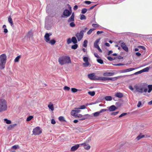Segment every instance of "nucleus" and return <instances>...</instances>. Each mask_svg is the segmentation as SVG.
Returning a JSON list of instances; mask_svg holds the SVG:
<instances>
[{
    "label": "nucleus",
    "instance_id": "f257e3e1",
    "mask_svg": "<svg viewBox=\"0 0 152 152\" xmlns=\"http://www.w3.org/2000/svg\"><path fill=\"white\" fill-rule=\"evenodd\" d=\"M137 92L142 93L143 92L150 93L152 91V85H148L145 83H143L140 86L135 85L134 86Z\"/></svg>",
    "mask_w": 152,
    "mask_h": 152
},
{
    "label": "nucleus",
    "instance_id": "f03ea898",
    "mask_svg": "<svg viewBox=\"0 0 152 152\" xmlns=\"http://www.w3.org/2000/svg\"><path fill=\"white\" fill-rule=\"evenodd\" d=\"M58 61L59 64L61 65L69 64L71 63L70 57L66 56H60L58 58Z\"/></svg>",
    "mask_w": 152,
    "mask_h": 152
},
{
    "label": "nucleus",
    "instance_id": "7ed1b4c3",
    "mask_svg": "<svg viewBox=\"0 0 152 152\" xmlns=\"http://www.w3.org/2000/svg\"><path fill=\"white\" fill-rule=\"evenodd\" d=\"M129 75H125L123 76H119L113 77H99L98 80L106 81L111 80L112 81H115L117 79L122 77H125L126 76Z\"/></svg>",
    "mask_w": 152,
    "mask_h": 152
},
{
    "label": "nucleus",
    "instance_id": "20e7f679",
    "mask_svg": "<svg viewBox=\"0 0 152 152\" xmlns=\"http://www.w3.org/2000/svg\"><path fill=\"white\" fill-rule=\"evenodd\" d=\"M7 60V56L5 54H3L0 56V68L4 69Z\"/></svg>",
    "mask_w": 152,
    "mask_h": 152
},
{
    "label": "nucleus",
    "instance_id": "39448f33",
    "mask_svg": "<svg viewBox=\"0 0 152 152\" xmlns=\"http://www.w3.org/2000/svg\"><path fill=\"white\" fill-rule=\"evenodd\" d=\"M7 109V101L3 99H0V113L6 111Z\"/></svg>",
    "mask_w": 152,
    "mask_h": 152
},
{
    "label": "nucleus",
    "instance_id": "423d86ee",
    "mask_svg": "<svg viewBox=\"0 0 152 152\" xmlns=\"http://www.w3.org/2000/svg\"><path fill=\"white\" fill-rule=\"evenodd\" d=\"M88 77L91 80H98L99 77L95 75V74L94 73L88 74Z\"/></svg>",
    "mask_w": 152,
    "mask_h": 152
},
{
    "label": "nucleus",
    "instance_id": "0eeeda50",
    "mask_svg": "<svg viewBox=\"0 0 152 152\" xmlns=\"http://www.w3.org/2000/svg\"><path fill=\"white\" fill-rule=\"evenodd\" d=\"M32 132L33 134L38 135L42 133V130L39 127L37 126L33 129Z\"/></svg>",
    "mask_w": 152,
    "mask_h": 152
},
{
    "label": "nucleus",
    "instance_id": "6e6552de",
    "mask_svg": "<svg viewBox=\"0 0 152 152\" xmlns=\"http://www.w3.org/2000/svg\"><path fill=\"white\" fill-rule=\"evenodd\" d=\"M84 35L83 31H81L80 32L77 33L75 35L78 41H80L83 38Z\"/></svg>",
    "mask_w": 152,
    "mask_h": 152
},
{
    "label": "nucleus",
    "instance_id": "1a4fd4ad",
    "mask_svg": "<svg viewBox=\"0 0 152 152\" xmlns=\"http://www.w3.org/2000/svg\"><path fill=\"white\" fill-rule=\"evenodd\" d=\"M72 11H69L68 10H65L63 13V15L64 16L62 15L61 17H67L69 16L71 14Z\"/></svg>",
    "mask_w": 152,
    "mask_h": 152
},
{
    "label": "nucleus",
    "instance_id": "9d476101",
    "mask_svg": "<svg viewBox=\"0 0 152 152\" xmlns=\"http://www.w3.org/2000/svg\"><path fill=\"white\" fill-rule=\"evenodd\" d=\"M118 42L120 44L121 48L126 52H128V47L126 46L125 43H124L122 40H120L118 41Z\"/></svg>",
    "mask_w": 152,
    "mask_h": 152
},
{
    "label": "nucleus",
    "instance_id": "9b49d317",
    "mask_svg": "<svg viewBox=\"0 0 152 152\" xmlns=\"http://www.w3.org/2000/svg\"><path fill=\"white\" fill-rule=\"evenodd\" d=\"M90 115L88 114H86L84 115H82L81 114H78V115L77 116V118H81L80 119V120H84L86 119Z\"/></svg>",
    "mask_w": 152,
    "mask_h": 152
},
{
    "label": "nucleus",
    "instance_id": "f8f14e48",
    "mask_svg": "<svg viewBox=\"0 0 152 152\" xmlns=\"http://www.w3.org/2000/svg\"><path fill=\"white\" fill-rule=\"evenodd\" d=\"M114 71H113V72H110L104 73L103 74V75L104 76L107 77L112 76L116 74V72H114Z\"/></svg>",
    "mask_w": 152,
    "mask_h": 152
},
{
    "label": "nucleus",
    "instance_id": "ddd939ff",
    "mask_svg": "<svg viewBox=\"0 0 152 152\" xmlns=\"http://www.w3.org/2000/svg\"><path fill=\"white\" fill-rule=\"evenodd\" d=\"M108 108V110L110 112H112L115 111L117 109L114 105H112L110 107H107Z\"/></svg>",
    "mask_w": 152,
    "mask_h": 152
},
{
    "label": "nucleus",
    "instance_id": "4468645a",
    "mask_svg": "<svg viewBox=\"0 0 152 152\" xmlns=\"http://www.w3.org/2000/svg\"><path fill=\"white\" fill-rule=\"evenodd\" d=\"M45 40L47 42L50 44L52 45H53L56 42V41L54 39L50 40V38L49 39V41H48L46 39H45Z\"/></svg>",
    "mask_w": 152,
    "mask_h": 152
},
{
    "label": "nucleus",
    "instance_id": "2eb2a0df",
    "mask_svg": "<svg viewBox=\"0 0 152 152\" xmlns=\"http://www.w3.org/2000/svg\"><path fill=\"white\" fill-rule=\"evenodd\" d=\"M79 147V145L77 144L72 147L71 150L72 151H74L77 150Z\"/></svg>",
    "mask_w": 152,
    "mask_h": 152
},
{
    "label": "nucleus",
    "instance_id": "dca6fc26",
    "mask_svg": "<svg viewBox=\"0 0 152 152\" xmlns=\"http://www.w3.org/2000/svg\"><path fill=\"white\" fill-rule=\"evenodd\" d=\"M100 40V39H97L94 42V46L95 48H97L98 47H99V45H98V43L99 42V41Z\"/></svg>",
    "mask_w": 152,
    "mask_h": 152
},
{
    "label": "nucleus",
    "instance_id": "f3484780",
    "mask_svg": "<svg viewBox=\"0 0 152 152\" xmlns=\"http://www.w3.org/2000/svg\"><path fill=\"white\" fill-rule=\"evenodd\" d=\"M81 145H83L84 148L86 150H88L90 148V146L85 143H82Z\"/></svg>",
    "mask_w": 152,
    "mask_h": 152
},
{
    "label": "nucleus",
    "instance_id": "a211bd4d",
    "mask_svg": "<svg viewBox=\"0 0 152 152\" xmlns=\"http://www.w3.org/2000/svg\"><path fill=\"white\" fill-rule=\"evenodd\" d=\"M116 97L119 98H121L123 96V94L121 92H117L115 95Z\"/></svg>",
    "mask_w": 152,
    "mask_h": 152
},
{
    "label": "nucleus",
    "instance_id": "6ab92c4d",
    "mask_svg": "<svg viewBox=\"0 0 152 152\" xmlns=\"http://www.w3.org/2000/svg\"><path fill=\"white\" fill-rule=\"evenodd\" d=\"M74 20V13H72L71 17L69 18L68 20V22H73Z\"/></svg>",
    "mask_w": 152,
    "mask_h": 152
},
{
    "label": "nucleus",
    "instance_id": "aec40b11",
    "mask_svg": "<svg viewBox=\"0 0 152 152\" xmlns=\"http://www.w3.org/2000/svg\"><path fill=\"white\" fill-rule=\"evenodd\" d=\"M52 35V34L51 33H46L45 34V36H44V38L45 39H46L48 41H49V39H50V36H51Z\"/></svg>",
    "mask_w": 152,
    "mask_h": 152
},
{
    "label": "nucleus",
    "instance_id": "412c9836",
    "mask_svg": "<svg viewBox=\"0 0 152 152\" xmlns=\"http://www.w3.org/2000/svg\"><path fill=\"white\" fill-rule=\"evenodd\" d=\"M76 113L75 110H72L71 112V114L72 115L75 116L76 118H77L78 114H76Z\"/></svg>",
    "mask_w": 152,
    "mask_h": 152
},
{
    "label": "nucleus",
    "instance_id": "4be33fe9",
    "mask_svg": "<svg viewBox=\"0 0 152 152\" xmlns=\"http://www.w3.org/2000/svg\"><path fill=\"white\" fill-rule=\"evenodd\" d=\"M33 36V32L32 30H30L29 31L27 34V36L28 37L30 38V37H32Z\"/></svg>",
    "mask_w": 152,
    "mask_h": 152
},
{
    "label": "nucleus",
    "instance_id": "5701e85b",
    "mask_svg": "<svg viewBox=\"0 0 152 152\" xmlns=\"http://www.w3.org/2000/svg\"><path fill=\"white\" fill-rule=\"evenodd\" d=\"M8 21L9 23L10 24L11 26H12L13 23L12 18H11V16H9L8 17Z\"/></svg>",
    "mask_w": 152,
    "mask_h": 152
},
{
    "label": "nucleus",
    "instance_id": "b1692460",
    "mask_svg": "<svg viewBox=\"0 0 152 152\" xmlns=\"http://www.w3.org/2000/svg\"><path fill=\"white\" fill-rule=\"evenodd\" d=\"M17 124H11L9 125L7 128L8 130H10L13 128L15 126L17 125Z\"/></svg>",
    "mask_w": 152,
    "mask_h": 152
},
{
    "label": "nucleus",
    "instance_id": "393cba45",
    "mask_svg": "<svg viewBox=\"0 0 152 152\" xmlns=\"http://www.w3.org/2000/svg\"><path fill=\"white\" fill-rule=\"evenodd\" d=\"M145 135H141V134H140L138 136L136 139L137 140H139L142 138L145 137Z\"/></svg>",
    "mask_w": 152,
    "mask_h": 152
},
{
    "label": "nucleus",
    "instance_id": "a878e982",
    "mask_svg": "<svg viewBox=\"0 0 152 152\" xmlns=\"http://www.w3.org/2000/svg\"><path fill=\"white\" fill-rule=\"evenodd\" d=\"M48 107L49 109H50L51 111L54 110V107L53 104L51 103H50L48 105Z\"/></svg>",
    "mask_w": 152,
    "mask_h": 152
},
{
    "label": "nucleus",
    "instance_id": "bb28decb",
    "mask_svg": "<svg viewBox=\"0 0 152 152\" xmlns=\"http://www.w3.org/2000/svg\"><path fill=\"white\" fill-rule=\"evenodd\" d=\"M85 62V63H83V66L85 67H87L90 64V63H89V62H88V60L87 61H86Z\"/></svg>",
    "mask_w": 152,
    "mask_h": 152
},
{
    "label": "nucleus",
    "instance_id": "cd10ccee",
    "mask_svg": "<svg viewBox=\"0 0 152 152\" xmlns=\"http://www.w3.org/2000/svg\"><path fill=\"white\" fill-rule=\"evenodd\" d=\"M72 42L74 44H76L77 42V41L75 37H73L72 38Z\"/></svg>",
    "mask_w": 152,
    "mask_h": 152
},
{
    "label": "nucleus",
    "instance_id": "c85d7f7f",
    "mask_svg": "<svg viewBox=\"0 0 152 152\" xmlns=\"http://www.w3.org/2000/svg\"><path fill=\"white\" fill-rule=\"evenodd\" d=\"M59 120L61 122H66V121L64 117L63 116H60L58 118Z\"/></svg>",
    "mask_w": 152,
    "mask_h": 152
},
{
    "label": "nucleus",
    "instance_id": "c756f323",
    "mask_svg": "<svg viewBox=\"0 0 152 152\" xmlns=\"http://www.w3.org/2000/svg\"><path fill=\"white\" fill-rule=\"evenodd\" d=\"M137 68H129V69H125V72H130V71H132L133 70H134L136 69H137Z\"/></svg>",
    "mask_w": 152,
    "mask_h": 152
},
{
    "label": "nucleus",
    "instance_id": "7c9ffc66",
    "mask_svg": "<svg viewBox=\"0 0 152 152\" xmlns=\"http://www.w3.org/2000/svg\"><path fill=\"white\" fill-rule=\"evenodd\" d=\"M105 100L107 101H110L112 100V97L110 96H106L104 97Z\"/></svg>",
    "mask_w": 152,
    "mask_h": 152
},
{
    "label": "nucleus",
    "instance_id": "2f4dec72",
    "mask_svg": "<svg viewBox=\"0 0 152 152\" xmlns=\"http://www.w3.org/2000/svg\"><path fill=\"white\" fill-rule=\"evenodd\" d=\"M88 93L91 96H94L95 95V92L94 91H89L88 92Z\"/></svg>",
    "mask_w": 152,
    "mask_h": 152
},
{
    "label": "nucleus",
    "instance_id": "473e14b6",
    "mask_svg": "<svg viewBox=\"0 0 152 152\" xmlns=\"http://www.w3.org/2000/svg\"><path fill=\"white\" fill-rule=\"evenodd\" d=\"M114 72H116V74H117L118 73H125V69L124 70H122L120 71H114Z\"/></svg>",
    "mask_w": 152,
    "mask_h": 152
},
{
    "label": "nucleus",
    "instance_id": "72a5a7b5",
    "mask_svg": "<svg viewBox=\"0 0 152 152\" xmlns=\"http://www.w3.org/2000/svg\"><path fill=\"white\" fill-rule=\"evenodd\" d=\"M20 58V55L18 56L14 60L15 62H18Z\"/></svg>",
    "mask_w": 152,
    "mask_h": 152
},
{
    "label": "nucleus",
    "instance_id": "f704fd0d",
    "mask_svg": "<svg viewBox=\"0 0 152 152\" xmlns=\"http://www.w3.org/2000/svg\"><path fill=\"white\" fill-rule=\"evenodd\" d=\"M4 121L7 124H10L11 123V121L10 120H8L7 118H5Z\"/></svg>",
    "mask_w": 152,
    "mask_h": 152
},
{
    "label": "nucleus",
    "instance_id": "c9c22d12",
    "mask_svg": "<svg viewBox=\"0 0 152 152\" xmlns=\"http://www.w3.org/2000/svg\"><path fill=\"white\" fill-rule=\"evenodd\" d=\"M33 118V117L32 115L29 116L27 118L26 121H29L31 120Z\"/></svg>",
    "mask_w": 152,
    "mask_h": 152
},
{
    "label": "nucleus",
    "instance_id": "e433bc0d",
    "mask_svg": "<svg viewBox=\"0 0 152 152\" xmlns=\"http://www.w3.org/2000/svg\"><path fill=\"white\" fill-rule=\"evenodd\" d=\"M80 16V19L81 20H85L86 19V17L83 14L81 15Z\"/></svg>",
    "mask_w": 152,
    "mask_h": 152
},
{
    "label": "nucleus",
    "instance_id": "4c0bfd02",
    "mask_svg": "<svg viewBox=\"0 0 152 152\" xmlns=\"http://www.w3.org/2000/svg\"><path fill=\"white\" fill-rule=\"evenodd\" d=\"M88 41L85 40L83 42V46L85 47H86L87 45Z\"/></svg>",
    "mask_w": 152,
    "mask_h": 152
},
{
    "label": "nucleus",
    "instance_id": "58836bf2",
    "mask_svg": "<svg viewBox=\"0 0 152 152\" xmlns=\"http://www.w3.org/2000/svg\"><path fill=\"white\" fill-rule=\"evenodd\" d=\"M77 47L78 45L77 44H75L72 46L71 48L75 50L77 48Z\"/></svg>",
    "mask_w": 152,
    "mask_h": 152
},
{
    "label": "nucleus",
    "instance_id": "ea45409f",
    "mask_svg": "<svg viewBox=\"0 0 152 152\" xmlns=\"http://www.w3.org/2000/svg\"><path fill=\"white\" fill-rule=\"evenodd\" d=\"M107 59L110 61H112L113 60H115L116 59V58L115 57H114V58H113L111 56L107 57Z\"/></svg>",
    "mask_w": 152,
    "mask_h": 152
},
{
    "label": "nucleus",
    "instance_id": "a19ab883",
    "mask_svg": "<svg viewBox=\"0 0 152 152\" xmlns=\"http://www.w3.org/2000/svg\"><path fill=\"white\" fill-rule=\"evenodd\" d=\"M94 30V28H92L90 29L87 32V34L88 35H89L91 34L92 32Z\"/></svg>",
    "mask_w": 152,
    "mask_h": 152
},
{
    "label": "nucleus",
    "instance_id": "79ce46f5",
    "mask_svg": "<svg viewBox=\"0 0 152 152\" xmlns=\"http://www.w3.org/2000/svg\"><path fill=\"white\" fill-rule=\"evenodd\" d=\"M97 61L98 63L101 64H102L103 63V60L101 59H97Z\"/></svg>",
    "mask_w": 152,
    "mask_h": 152
},
{
    "label": "nucleus",
    "instance_id": "37998d69",
    "mask_svg": "<svg viewBox=\"0 0 152 152\" xmlns=\"http://www.w3.org/2000/svg\"><path fill=\"white\" fill-rule=\"evenodd\" d=\"M87 11V9L86 8H83L82 10H81V13L82 14H84Z\"/></svg>",
    "mask_w": 152,
    "mask_h": 152
},
{
    "label": "nucleus",
    "instance_id": "c03bdc74",
    "mask_svg": "<svg viewBox=\"0 0 152 152\" xmlns=\"http://www.w3.org/2000/svg\"><path fill=\"white\" fill-rule=\"evenodd\" d=\"M75 110L77 113H78L80 111V109L79 108H75Z\"/></svg>",
    "mask_w": 152,
    "mask_h": 152
},
{
    "label": "nucleus",
    "instance_id": "a18cd8bd",
    "mask_svg": "<svg viewBox=\"0 0 152 152\" xmlns=\"http://www.w3.org/2000/svg\"><path fill=\"white\" fill-rule=\"evenodd\" d=\"M149 69V68L148 67H147L142 69L143 72H148Z\"/></svg>",
    "mask_w": 152,
    "mask_h": 152
},
{
    "label": "nucleus",
    "instance_id": "49530a36",
    "mask_svg": "<svg viewBox=\"0 0 152 152\" xmlns=\"http://www.w3.org/2000/svg\"><path fill=\"white\" fill-rule=\"evenodd\" d=\"M78 90L75 88H71V91L73 93H75Z\"/></svg>",
    "mask_w": 152,
    "mask_h": 152
},
{
    "label": "nucleus",
    "instance_id": "de8ad7c7",
    "mask_svg": "<svg viewBox=\"0 0 152 152\" xmlns=\"http://www.w3.org/2000/svg\"><path fill=\"white\" fill-rule=\"evenodd\" d=\"M100 114L99 111L96 112L94 113V116L96 117L98 116Z\"/></svg>",
    "mask_w": 152,
    "mask_h": 152
},
{
    "label": "nucleus",
    "instance_id": "09e8293b",
    "mask_svg": "<svg viewBox=\"0 0 152 152\" xmlns=\"http://www.w3.org/2000/svg\"><path fill=\"white\" fill-rule=\"evenodd\" d=\"M72 42V39L70 38L68 39L67 40V43L68 44H69L71 43Z\"/></svg>",
    "mask_w": 152,
    "mask_h": 152
},
{
    "label": "nucleus",
    "instance_id": "8fccbe9b",
    "mask_svg": "<svg viewBox=\"0 0 152 152\" xmlns=\"http://www.w3.org/2000/svg\"><path fill=\"white\" fill-rule=\"evenodd\" d=\"M70 26L71 27H73L75 26V25L73 22H72L70 23Z\"/></svg>",
    "mask_w": 152,
    "mask_h": 152
},
{
    "label": "nucleus",
    "instance_id": "3c124183",
    "mask_svg": "<svg viewBox=\"0 0 152 152\" xmlns=\"http://www.w3.org/2000/svg\"><path fill=\"white\" fill-rule=\"evenodd\" d=\"M64 89L65 90L68 91L69 90L70 88L67 86H65L64 88Z\"/></svg>",
    "mask_w": 152,
    "mask_h": 152
},
{
    "label": "nucleus",
    "instance_id": "603ef678",
    "mask_svg": "<svg viewBox=\"0 0 152 152\" xmlns=\"http://www.w3.org/2000/svg\"><path fill=\"white\" fill-rule=\"evenodd\" d=\"M107 110L106 109H102L100 110L99 111V113H100L102 112L107 111Z\"/></svg>",
    "mask_w": 152,
    "mask_h": 152
},
{
    "label": "nucleus",
    "instance_id": "864d4df0",
    "mask_svg": "<svg viewBox=\"0 0 152 152\" xmlns=\"http://www.w3.org/2000/svg\"><path fill=\"white\" fill-rule=\"evenodd\" d=\"M19 148L18 145H14L12 147V148L14 149H16Z\"/></svg>",
    "mask_w": 152,
    "mask_h": 152
},
{
    "label": "nucleus",
    "instance_id": "5fc2aeb1",
    "mask_svg": "<svg viewBox=\"0 0 152 152\" xmlns=\"http://www.w3.org/2000/svg\"><path fill=\"white\" fill-rule=\"evenodd\" d=\"M127 114V113H123L121 114L120 115H119V118H121V117H122L125 115H126Z\"/></svg>",
    "mask_w": 152,
    "mask_h": 152
},
{
    "label": "nucleus",
    "instance_id": "6e6d98bb",
    "mask_svg": "<svg viewBox=\"0 0 152 152\" xmlns=\"http://www.w3.org/2000/svg\"><path fill=\"white\" fill-rule=\"evenodd\" d=\"M119 113L118 111L113 112L111 113V115H115Z\"/></svg>",
    "mask_w": 152,
    "mask_h": 152
},
{
    "label": "nucleus",
    "instance_id": "4d7b16f0",
    "mask_svg": "<svg viewBox=\"0 0 152 152\" xmlns=\"http://www.w3.org/2000/svg\"><path fill=\"white\" fill-rule=\"evenodd\" d=\"M92 26L96 28L99 27V25L98 24H93Z\"/></svg>",
    "mask_w": 152,
    "mask_h": 152
},
{
    "label": "nucleus",
    "instance_id": "13d9d810",
    "mask_svg": "<svg viewBox=\"0 0 152 152\" xmlns=\"http://www.w3.org/2000/svg\"><path fill=\"white\" fill-rule=\"evenodd\" d=\"M114 66H123L124 65V64H122V63H119V64H113Z\"/></svg>",
    "mask_w": 152,
    "mask_h": 152
},
{
    "label": "nucleus",
    "instance_id": "bf43d9fd",
    "mask_svg": "<svg viewBox=\"0 0 152 152\" xmlns=\"http://www.w3.org/2000/svg\"><path fill=\"white\" fill-rule=\"evenodd\" d=\"M138 48H141L143 50H145L146 49L145 47L142 46H138Z\"/></svg>",
    "mask_w": 152,
    "mask_h": 152
},
{
    "label": "nucleus",
    "instance_id": "052dcab7",
    "mask_svg": "<svg viewBox=\"0 0 152 152\" xmlns=\"http://www.w3.org/2000/svg\"><path fill=\"white\" fill-rule=\"evenodd\" d=\"M79 108L80 109H84L86 108V106L85 105H83L81 106Z\"/></svg>",
    "mask_w": 152,
    "mask_h": 152
},
{
    "label": "nucleus",
    "instance_id": "680f3d73",
    "mask_svg": "<svg viewBox=\"0 0 152 152\" xmlns=\"http://www.w3.org/2000/svg\"><path fill=\"white\" fill-rule=\"evenodd\" d=\"M83 60L84 62L88 61V57H84L83 58Z\"/></svg>",
    "mask_w": 152,
    "mask_h": 152
},
{
    "label": "nucleus",
    "instance_id": "e2e57ef3",
    "mask_svg": "<svg viewBox=\"0 0 152 152\" xmlns=\"http://www.w3.org/2000/svg\"><path fill=\"white\" fill-rule=\"evenodd\" d=\"M94 55L96 57L98 58H99V56L98 55V54L97 53H94Z\"/></svg>",
    "mask_w": 152,
    "mask_h": 152
},
{
    "label": "nucleus",
    "instance_id": "0e129e2a",
    "mask_svg": "<svg viewBox=\"0 0 152 152\" xmlns=\"http://www.w3.org/2000/svg\"><path fill=\"white\" fill-rule=\"evenodd\" d=\"M56 121H55V120H54V119H52L51 120V123L52 124H56Z\"/></svg>",
    "mask_w": 152,
    "mask_h": 152
},
{
    "label": "nucleus",
    "instance_id": "69168bd1",
    "mask_svg": "<svg viewBox=\"0 0 152 152\" xmlns=\"http://www.w3.org/2000/svg\"><path fill=\"white\" fill-rule=\"evenodd\" d=\"M84 3L86 4H89L91 3V2L90 1H86L84 2Z\"/></svg>",
    "mask_w": 152,
    "mask_h": 152
},
{
    "label": "nucleus",
    "instance_id": "338daca9",
    "mask_svg": "<svg viewBox=\"0 0 152 152\" xmlns=\"http://www.w3.org/2000/svg\"><path fill=\"white\" fill-rule=\"evenodd\" d=\"M129 88L132 91H133L134 90V88L132 86H129Z\"/></svg>",
    "mask_w": 152,
    "mask_h": 152
},
{
    "label": "nucleus",
    "instance_id": "774afa93",
    "mask_svg": "<svg viewBox=\"0 0 152 152\" xmlns=\"http://www.w3.org/2000/svg\"><path fill=\"white\" fill-rule=\"evenodd\" d=\"M135 54L137 56H139L141 55L140 53L138 52H136L135 53Z\"/></svg>",
    "mask_w": 152,
    "mask_h": 152
}]
</instances>
